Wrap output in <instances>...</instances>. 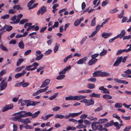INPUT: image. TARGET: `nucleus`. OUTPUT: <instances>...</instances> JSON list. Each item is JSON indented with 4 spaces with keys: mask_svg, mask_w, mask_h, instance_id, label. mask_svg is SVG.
<instances>
[{
    "mask_svg": "<svg viewBox=\"0 0 131 131\" xmlns=\"http://www.w3.org/2000/svg\"><path fill=\"white\" fill-rule=\"evenodd\" d=\"M87 87L89 89H92L95 88V85L94 84H87Z\"/></svg>",
    "mask_w": 131,
    "mask_h": 131,
    "instance_id": "obj_37",
    "label": "nucleus"
},
{
    "mask_svg": "<svg viewBox=\"0 0 131 131\" xmlns=\"http://www.w3.org/2000/svg\"><path fill=\"white\" fill-rule=\"evenodd\" d=\"M113 125L116 127V130H119L121 126H122V124H119L118 122H114Z\"/></svg>",
    "mask_w": 131,
    "mask_h": 131,
    "instance_id": "obj_17",
    "label": "nucleus"
},
{
    "mask_svg": "<svg viewBox=\"0 0 131 131\" xmlns=\"http://www.w3.org/2000/svg\"><path fill=\"white\" fill-rule=\"evenodd\" d=\"M82 99V96H73L70 95L65 97V99L67 100H79Z\"/></svg>",
    "mask_w": 131,
    "mask_h": 131,
    "instance_id": "obj_1",
    "label": "nucleus"
},
{
    "mask_svg": "<svg viewBox=\"0 0 131 131\" xmlns=\"http://www.w3.org/2000/svg\"><path fill=\"white\" fill-rule=\"evenodd\" d=\"M24 127H25L26 129H31L33 128H34V127L33 126H31L30 125H29L28 124H26V126H24Z\"/></svg>",
    "mask_w": 131,
    "mask_h": 131,
    "instance_id": "obj_57",
    "label": "nucleus"
},
{
    "mask_svg": "<svg viewBox=\"0 0 131 131\" xmlns=\"http://www.w3.org/2000/svg\"><path fill=\"white\" fill-rule=\"evenodd\" d=\"M82 21V18H80L79 20L78 19H76V21L74 22V25L75 26H78L79 24L80 23L81 21Z\"/></svg>",
    "mask_w": 131,
    "mask_h": 131,
    "instance_id": "obj_23",
    "label": "nucleus"
},
{
    "mask_svg": "<svg viewBox=\"0 0 131 131\" xmlns=\"http://www.w3.org/2000/svg\"><path fill=\"white\" fill-rule=\"evenodd\" d=\"M40 103L39 102H34L33 101H30L28 102L26 104L27 107H28L29 106H35L37 104Z\"/></svg>",
    "mask_w": 131,
    "mask_h": 131,
    "instance_id": "obj_9",
    "label": "nucleus"
},
{
    "mask_svg": "<svg viewBox=\"0 0 131 131\" xmlns=\"http://www.w3.org/2000/svg\"><path fill=\"white\" fill-rule=\"evenodd\" d=\"M47 11V7L45 6H42L37 12V14L38 15H40V14L42 15L43 14Z\"/></svg>",
    "mask_w": 131,
    "mask_h": 131,
    "instance_id": "obj_3",
    "label": "nucleus"
},
{
    "mask_svg": "<svg viewBox=\"0 0 131 131\" xmlns=\"http://www.w3.org/2000/svg\"><path fill=\"white\" fill-rule=\"evenodd\" d=\"M72 57V54H70L67 56L64 59L63 62L65 63H66L68 59Z\"/></svg>",
    "mask_w": 131,
    "mask_h": 131,
    "instance_id": "obj_43",
    "label": "nucleus"
},
{
    "mask_svg": "<svg viewBox=\"0 0 131 131\" xmlns=\"http://www.w3.org/2000/svg\"><path fill=\"white\" fill-rule=\"evenodd\" d=\"M110 75L109 73L105 72H102L101 71V76L103 77H104L108 76Z\"/></svg>",
    "mask_w": 131,
    "mask_h": 131,
    "instance_id": "obj_21",
    "label": "nucleus"
},
{
    "mask_svg": "<svg viewBox=\"0 0 131 131\" xmlns=\"http://www.w3.org/2000/svg\"><path fill=\"white\" fill-rule=\"evenodd\" d=\"M83 122L85 124L87 125H90L91 124L90 122L86 119H85L84 121L82 120V122Z\"/></svg>",
    "mask_w": 131,
    "mask_h": 131,
    "instance_id": "obj_53",
    "label": "nucleus"
},
{
    "mask_svg": "<svg viewBox=\"0 0 131 131\" xmlns=\"http://www.w3.org/2000/svg\"><path fill=\"white\" fill-rule=\"evenodd\" d=\"M95 17H94L91 21V23L90 25L91 26H94L96 23Z\"/></svg>",
    "mask_w": 131,
    "mask_h": 131,
    "instance_id": "obj_39",
    "label": "nucleus"
},
{
    "mask_svg": "<svg viewBox=\"0 0 131 131\" xmlns=\"http://www.w3.org/2000/svg\"><path fill=\"white\" fill-rule=\"evenodd\" d=\"M125 52L126 53H127L129 52L128 49H120L118 50L117 52L116 53V55H118L122 53V52Z\"/></svg>",
    "mask_w": 131,
    "mask_h": 131,
    "instance_id": "obj_14",
    "label": "nucleus"
},
{
    "mask_svg": "<svg viewBox=\"0 0 131 131\" xmlns=\"http://www.w3.org/2000/svg\"><path fill=\"white\" fill-rule=\"evenodd\" d=\"M97 59H91L88 62L89 65L91 66L95 63L97 61Z\"/></svg>",
    "mask_w": 131,
    "mask_h": 131,
    "instance_id": "obj_13",
    "label": "nucleus"
},
{
    "mask_svg": "<svg viewBox=\"0 0 131 131\" xmlns=\"http://www.w3.org/2000/svg\"><path fill=\"white\" fill-rule=\"evenodd\" d=\"M19 47L21 49H23L24 47V44L22 40H21L18 43Z\"/></svg>",
    "mask_w": 131,
    "mask_h": 131,
    "instance_id": "obj_29",
    "label": "nucleus"
},
{
    "mask_svg": "<svg viewBox=\"0 0 131 131\" xmlns=\"http://www.w3.org/2000/svg\"><path fill=\"white\" fill-rule=\"evenodd\" d=\"M125 30H121L120 33L118 34L117 36L118 38H119L120 39H121L125 36Z\"/></svg>",
    "mask_w": 131,
    "mask_h": 131,
    "instance_id": "obj_8",
    "label": "nucleus"
},
{
    "mask_svg": "<svg viewBox=\"0 0 131 131\" xmlns=\"http://www.w3.org/2000/svg\"><path fill=\"white\" fill-rule=\"evenodd\" d=\"M64 115L62 114H56L54 118H55L62 119L64 118Z\"/></svg>",
    "mask_w": 131,
    "mask_h": 131,
    "instance_id": "obj_24",
    "label": "nucleus"
},
{
    "mask_svg": "<svg viewBox=\"0 0 131 131\" xmlns=\"http://www.w3.org/2000/svg\"><path fill=\"white\" fill-rule=\"evenodd\" d=\"M122 106V104L121 103H116L115 105V107L116 108H121Z\"/></svg>",
    "mask_w": 131,
    "mask_h": 131,
    "instance_id": "obj_41",
    "label": "nucleus"
},
{
    "mask_svg": "<svg viewBox=\"0 0 131 131\" xmlns=\"http://www.w3.org/2000/svg\"><path fill=\"white\" fill-rule=\"evenodd\" d=\"M124 13V10H123L121 13L118 15V18L121 19L122 18L123 16Z\"/></svg>",
    "mask_w": 131,
    "mask_h": 131,
    "instance_id": "obj_48",
    "label": "nucleus"
},
{
    "mask_svg": "<svg viewBox=\"0 0 131 131\" xmlns=\"http://www.w3.org/2000/svg\"><path fill=\"white\" fill-rule=\"evenodd\" d=\"M81 113H82V111H81L79 113H70V115L71 116V117L73 118L81 114Z\"/></svg>",
    "mask_w": 131,
    "mask_h": 131,
    "instance_id": "obj_19",
    "label": "nucleus"
},
{
    "mask_svg": "<svg viewBox=\"0 0 131 131\" xmlns=\"http://www.w3.org/2000/svg\"><path fill=\"white\" fill-rule=\"evenodd\" d=\"M13 107V105L12 104H6L5 105L4 107L3 108L2 111L3 112L7 111L8 110L11 109Z\"/></svg>",
    "mask_w": 131,
    "mask_h": 131,
    "instance_id": "obj_4",
    "label": "nucleus"
},
{
    "mask_svg": "<svg viewBox=\"0 0 131 131\" xmlns=\"http://www.w3.org/2000/svg\"><path fill=\"white\" fill-rule=\"evenodd\" d=\"M99 89L100 90L103 91V92L104 93L109 94L110 93L109 91L108 90V89L106 88H104V87L103 86H101L99 88Z\"/></svg>",
    "mask_w": 131,
    "mask_h": 131,
    "instance_id": "obj_11",
    "label": "nucleus"
},
{
    "mask_svg": "<svg viewBox=\"0 0 131 131\" xmlns=\"http://www.w3.org/2000/svg\"><path fill=\"white\" fill-rule=\"evenodd\" d=\"M37 34V33L36 32H32L31 33L29 34V36H30V39L34 38L35 39L36 38H37V37L34 36V35H36Z\"/></svg>",
    "mask_w": 131,
    "mask_h": 131,
    "instance_id": "obj_26",
    "label": "nucleus"
},
{
    "mask_svg": "<svg viewBox=\"0 0 131 131\" xmlns=\"http://www.w3.org/2000/svg\"><path fill=\"white\" fill-rule=\"evenodd\" d=\"M13 8L14 10H22L23 9V8L21 7L19 5H14Z\"/></svg>",
    "mask_w": 131,
    "mask_h": 131,
    "instance_id": "obj_20",
    "label": "nucleus"
},
{
    "mask_svg": "<svg viewBox=\"0 0 131 131\" xmlns=\"http://www.w3.org/2000/svg\"><path fill=\"white\" fill-rule=\"evenodd\" d=\"M9 14H7L3 16H2L1 17V18L2 19H8L9 18Z\"/></svg>",
    "mask_w": 131,
    "mask_h": 131,
    "instance_id": "obj_45",
    "label": "nucleus"
},
{
    "mask_svg": "<svg viewBox=\"0 0 131 131\" xmlns=\"http://www.w3.org/2000/svg\"><path fill=\"white\" fill-rule=\"evenodd\" d=\"M40 113V112L38 111L33 114L32 116V118H35L38 116Z\"/></svg>",
    "mask_w": 131,
    "mask_h": 131,
    "instance_id": "obj_31",
    "label": "nucleus"
},
{
    "mask_svg": "<svg viewBox=\"0 0 131 131\" xmlns=\"http://www.w3.org/2000/svg\"><path fill=\"white\" fill-rule=\"evenodd\" d=\"M36 55L37 57L35 58V60L36 61L39 60L41 59L43 56V54H41L38 56L37 54H36Z\"/></svg>",
    "mask_w": 131,
    "mask_h": 131,
    "instance_id": "obj_33",
    "label": "nucleus"
},
{
    "mask_svg": "<svg viewBox=\"0 0 131 131\" xmlns=\"http://www.w3.org/2000/svg\"><path fill=\"white\" fill-rule=\"evenodd\" d=\"M26 72L24 70H23L21 73H19L16 74L15 76V78L17 79L23 76L24 75L25 73Z\"/></svg>",
    "mask_w": 131,
    "mask_h": 131,
    "instance_id": "obj_10",
    "label": "nucleus"
},
{
    "mask_svg": "<svg viewBox=\"0 0 131 131\" xmlns=\"http://www.w3.org/2000/svg\"><path fill=\"white\" fill-rule=\"evenodd\" d=\"M85 96H82V99L85 98ZM93 99H91L90 100H87L86 99H82V103H84L86 106H89L92 105L94 104V102L93 101Z\"/></svg>",
    "mask_w": 131,
    "mask_h": 131,
    "instance_id": "obj_2",
    "label": "nucleus"
},
{
    "mask_svg": "<svg viewBox=\"0 0 131 131\" xmlns=\"http://www.w3.org/2000/svg\"><path fill=\"white\" fill-rule=\"evenodd\" d=\"M124 72L128 74H131V69H128L126 71H124Z\"/></svg>",
    "mask_w": 131,
    "mask_h": 131,
    "instance_id": "obj_64",
    "label": "nucleus"
},
{
    "mask_svg": "<svg viewBox=\"0 0 131 131\" xmlns=\"http://www.w3.org/2000/svg\"><path fill=\"white\" fill-rule=\"evenodd\" d=\"M101 71H96L93 73L92 74L93 75L94 77H97L101 76Z\"/></svg>",
    "mask_w": 131,
    "mask_h": 131,
    "instance_id": "obj_15",
    "label": "nucleus"
},
{
    "mask_svg": "<svg viewBox=\"0 0 131 131\" xmlns=\"http://www.w3.org/2000/svg\"><path fill=\"white\" fill-rule=\"evenodd\" d=\"M131 38V36L130 35L128 36H124L123 38V40H125L126 39H129Z\"/></svg>",
    "mask_w": 131,
    "mask_h": 131,
    "instance_id": "obj_61",
    "label": "nucleus"
},
{
    "mask_svg": "<svg viewBox=\"0 0 131 131\" xmlns=\"http://www.w3.org/2000/svg\"><path fill=\"white\" fill-rule=\"evenodd\" d=\"M16 12L14 9H11L9 10L8 13L9 14H13L16 13Z\"/></svg>",
    "mask_w": 131,
    "mask_h": 131,
    "instance_id": "obj_52",
    "label": "nucleus"
},
{
    "mask_svg": "<svg viewBox=\"0 0 131 131\" xmlns=\"http://www.w3.org/2000/svg\"><path fill=\"white\" fill-rule=\"evenodd\" d=\"M52 51L51 49H49L47 51L44 53V54L45 55H48L51 53Z\"/></svg>",
    "mask_w": 131,
    "mask_h": 131,
    "instance_id": "obj_54",
    "label": "nucleus"
},
{
    "mask_svg": "<svg viewBox=\"0 0 131 131\" xmlns=\"http://www.w3.org/2000/svg\"><path fill=\"white\" fill-rule=\"evenodd\" d=\"M118 11V10L117 9V8H115L110 10V13L111 14H114Z\"/></svg>",
    "mask_w": 131,
    "mask_h": 131,
    "instance_id": "obj_44",
    "label": "nucleus"
},
{
    "mask_svg": "<svg viewBox=\"0 0 131 131\" xmlns=\"http://www.w3.org/2000/svg\"><path fill=\"white\" fill-rule=\"evenodd\" d=\"M0 48L3 51H8V49L5 46H4L3 44H2L0 45Z\"/></svg>",
    "mask_w": 131,
    "mask_h": 131,
    "instance_id": "obj_35",
    "label": "nucleus"
},
{
    "mask_svg": "<svg viewBox=\"0 0 131 131\" xmlns=\"http://www.w3.org/2000/svg\"><path fill=\"white\" fill-rule=\"evenodd\" d=\"M65 77L64 75H58L56 78L58 80H61L63 79Z\"/></svg>",
    "mask_w": 131,
    "mask_h": 131,
    "instance_id": "obj_40",
    "label": "nucleus"
},
{
    "mask_svg": "<svg viewBox=\"0 0 131 131\" xmlns=\"http://www.w3.org/2000/svg\"><path fill=\"white\" fill-rule=\"evenodd\" d=\"M103 97L106 99L109 100L112 99V97L109 94H105L103 95Z\"/></svg>",
    "mask_w": 131,
    "mask_h": 131,
    "instance_id": "obj_30",
    "label": "nucleus"
},
{
    "mask_svg": "<svg viewBox=\"0 0 131 131\" xmlns=\"http://www.w3.org/2000/svg\"><path fill=\"white\" fill-rule=\"evenodd\" d=\"M28 20L27 19H24L20 20L19 22V24H24L25 23L27 22L28 21Z\"/></svg>",
    "mask_w": 131,
    "mask_h": 131,
    "instance_id": "obj_56",
    "label": "nucleus"
},
{
    "mask_svg": "<svg viewBox=\"0 0 131 131\" xmlns=\"http://www.w3.org/2000/svg\"><path fill=\"white\" fill-rule=\"evenodd\" d=\"M25 115H26L25 117H27L28 116H32V114L30 112H26V111Z\"/></svg>",
    "mask_w": 131,
    "mask_h": 131,
    "instance_id": "obj_49",
    "label": "nucleus"
},
{
    "mask_svg": "<svg viewBox=\"0 0 131 131\" xmlns=\"http://www.w3.org/2000/svg\"><path fill=\"white\" fill-rule=\"evenodd\" d=\"M118 38V37L116 36L113 38L110 39L109 40V42L110 43H111L115 39Z\"/></svg>",
    "mask_w": 131,
    "mask_h": 131,
    "instance_id": "obj_60",
    "label": "nucleus"
},
{
    "mask_svg": "<svg viewBox=\"0 0 131 131\" xmlns=\"http://www.w3.org/2000/svg\"><path fill=\"white\" fill-rule=\"evenodd\" d=\"M103 128V126L101 124H99L97 126V129L100 131H102Z\"/></svg>",
    "mask_w": 131,
    "mask_h": 131,
    "instance_id": "obj_38",
    "label": "nucleus"
},
{
    "mask_svg": "<svg viewBox=\"0 0 131 131\" xmlns=\"http://www.w3.org/2000/svg\"><path fill=\"white\" fill-rule=\"evenodd\" d=\"M58 93H55L53 95L50 97L49 98V99L51 100H53V99L55 98L58 95Z\"/></svg>",
    "mask_w": 131,
    "mask_h": 131,
    "instance_id": "obj_36",
    "label": "nucleus"
},
{
    "mask_svg": "<svg viewBox=\"0 0 131 131\" xmlns=\"http://www.w3.org/2000/svg\"><path fill=\"white\" fill-rule=\"evenodd\" d=\"M121 117L124 120H128L130 119V116H125L123 115H122Z\"/></svg>",
    "mask_w": 131,
    "mask_h": 131,
    "instance_id": "obj_47",
    "label": "nucleus"
},
{
    "mask_svg": "<svg viewBox=\"0 0 131 131\" xmlns=\"http://www.w3.org/2000/svg\"><path fill=\"white\" fill-rule=\"evenodd\" d=\"M96 122H93L92 123V128L93 130H95L97 129V126H96Z\"/></svg>",
    "mask_w": 131,
    "mask_h": 131,
    "instance_id": "obj_34",
    "label": "nucleus"
},
{
    "mask_svg": "<svg viewBox=\"0 0 131 131\" xmlns=\"http://www.w3.org/2000/svg\"><path fill=\"white\" fill-rule=\"evenodd\" d=\"M112 33H106L105 32H103L102 34V37L105 39L107 38L110 36L112 35Z\"/></svg>",
    "mask_w": 131,
    "mask_h": 131,
    "instance_id": "obj_12",
    "label": "nucleus"
},
{
    "mask_svg": "<svg viewBox=\"0 0 131 131\" xmlns=\"http://www.w3.org/2000/svg\"><path fill=\"white\" fill-rule=\"evenodd\" d=\"M88 81L92 82H94L96 81V79L95 78H91L88 79Z\"/></svg>",
    "mask_w": 131,
    "mask_h": 131,
    "instance_id": "obj_63",
    "label": "nucleus"
},
{
    "mask_svg": "<svg viewBox=\"0 0 131 131\" xmlns=\"http://www.w3.org/2000/svg\"><path fill=\"white\" fill-rule=\"evenodd\" d=\"M100 94L95 93L93 92L90 95V96L92 97H95L97 98H99Z\"/></svg>",
    "mask_w": 131,
    "mask_h": 131,
    "instance_id": "obj_25",
    "label": "nucleus"
},
{
    "mask_svg": "<svg viewBox=\"0 0 131 131\" xmlns=\"http://www.w3.org/2000/svg\"><path fill=\"white\" fill-rule=\"evenodd\" d=\"M26 111H21L18 112L14 114L13 115V116H16L17 114L20 115L22 117H25L26 115H25V114Z\"/></svg>",
    "mask_w": 131,
    "mask_h": 131,
    "instance_id": "obj_7",
    "label": "nucleus"
},
{
    "mask_svg": "<svg viewBox=\"0 0 131 131\" xmlns=\"http://www.w3.org/2000/svg\"><path fill=\"white\" fill-rule=\"evenodd\" d=\"M98 32V31L96 30H95L93 31L91 34L90 35L89 37L90 38H92Z\"/></svg>",
    "mask_w": 131,
    "mask_h": 131,
    "instance_id": "obj_46",
    "label": "nucleus"
},
{
    "mask_svg": "<svg viewBox=\"0 0 131 131\" xmlns=\"http://www.w3.org/2000/svg\"><path fill=\"white\" fill-rule=\"evenodd\" d=\"M76 128L73 126H69L66 129L67 130H75L76 129Z\"/></svg>",
    "mask_w": 131,
    "mask_h": 131,
    "instance_id": "obj_51",
    "label": "nucleus"
},
{
    "mask_svg": "<svg viewBox=\"0 0 131 131\" xmlns=\"http://www.w3.org/2000/svg\"><path fill=\"white\" fill-rule=\"evenodd\" d=\"M24 67V66H22L18 67L16 68L15 70V71L16 72H18L21 71V69Z\"/></svg>",
    "mask_w": 131,
    "mask_h": 131,
    "instance_id": "obj_42",
    "label": "nucleus"
},
{
    "mask_svg": "<svg viewBox=\"0 0 131 131\" xmlns=\"http://www.w3.org/2000/svg\"><path fill=\"white\" fill-rule=\"evenodd\" d=\"M6 30H5L3 32H5L6 31H9L11 30L13 28V27L11 26H9L6 25Z\"/></svg>",
    "mask_w": 131,
    "mask_h": 131,
    "instance_id": "obj_28",
    "label": "nucleus"
},
{
    "mask_svg": "<svg viewBox=\"0 0 131 131\" xmlns=\"http://www.w3.org/2000/svg\"><path fill=\"white\" fill-rule=\"evenodd\" d=\"M108 121V119L106 118H101L100 119L98 122H96V124H103L106 123Z\"/></svg>",
    "mask_w": 131,
    "mask_h": 131,
    "instance_id": "obj_5",
    "label": "nucleus"
},
{
    "mask_svg": "<svg viewBox=\"0 0 131 131\" xmlns=\"http://www.w3.org/2000/svg\"><path fill=\"white\" fill-rule=\"evenodd\" d=\"M24 61V59H19L17 62V66H19L21 63Z\"/></svg>",
    "mask_w": 131,
    "mask_h": 131,
    "instance_id": "obj_32",
    "label": "nucleus"
},
{
    "mask_svg": "<svg viewBox=\"0 0 131 131\" xmlns=\"http://www.w3.org/2000/svg\"><path fill=\"white\" fill-rule=\"evenodd\" d=\"M53 114H49L47 115L46 117H44V118L43 119V120H46L48 119L49 117L53 116Z\"/></svg>",
    "mask_w": 131,
    "mask_h": 131,
    "instance_id": "obj_50",
    "label": "nucleus"
},
{
    "mask_svg": "<svg viewBox=\"0 0 131 131\" xmlns=\"http://www.w3.org/2000/svg\"><path fill=\"white\" fill-rule=\"evenodd\" d=\"M108 4V3L107 0H106L102 2V6H104Z\"/></svg>",
    "mask_w": 131,
    "mask_h": 131,
    "instance_id": "obj_62",
    "label": "nucleus"
},
{
    "mask_svg": "<svg viewBox=\"0 0 131 131\" xmlns=\"http://www.w3.org/2000/svg\"><path fill=\"white\" fill-rule=\"evenodd\" d=\"M20 21V19H17L15 21H13V22H11L10 23L12 24H16L18 23Z\"/></svg>",
    "mask_w": 131,
    "mask_h": 131,
    "instance_id": "obj_55",
    "label": "nucleus"
},
{
    "mask_svg": "<svg viewBox=\"0 0 131 131\" xmlns=\"http://www.w3.org/2000/svg\"><path fill=\"white\" fill-rule=\"evenodd\" d=\"M6 72L5 70H3L0 72V76L1 77L5 74Z\"/></svg>",
    "mask_w": 131,
    "mask_h": 131,
    "instance_id": "obj_58",
    "label": "nucleus"
},
{
    "mask_svg": "<svg viewBox=\"0 0 131 131\" xmlns=\"http://www.w3.org/2000/svg\"><path fill=\"white\" fill-rule=\"evenodd\" d=\"M60 46L59 44L57 43L55 45V47L54 49V53H56L58 50Z\"/></svg>",
    "mask_w": 131,
    "mask_h": 131,
    "instance_id": "obj_27",
    "label": "nucleus"
},
{
    "mask_svg": "<svg viewBox=\"0 0 131 131\" xmlns=\"http://www.w3.org/2000/svg\"><path fill=\"white\" fill-rule=\"evenodd\" d=\"M50 80L49 79H47L43 81L40 87L41 88H44L48 85L50 83Z\"/></svg>",
    "mask_w": 131,
    "mask_h": 131,
    "instance_id": "obj_6",
    "label": "nucleus"
},
{
    "mask_svg": "<svg viewBox=\"0 0 131 131\" xmlns=\"http://www.w3.org/2000/svg\"><path fill=\"white\" fill-rule=\"evenodd\" d=\"M88 59V57L87 56L84 57L82 58V64H85V62Z\"/></svg>",
    "mask_w": 131,
    "mask_h": 131,
    "instance_id": "obj_59",
    "label": "nucleus"
},
{
    "mask_svg": "<svg viewBox=\"0 0 131 131\" xmlns=\"http://www.w3.org/2000/svg\"><path fill=\"white\" fill-rule=\"evenodd\" d=\"M113 121L112 120L110 122L107 123L104 125V127L105 128H107L109 126H112L113 124Z\"/></svg>",
    "mask_w": 131,
    "mask_h": 131,
    "instance_id": "obj_18",
    "label": "nucleus"
},
{
    "mask_svg": "<svg viewBox=\"0 0 131 131\" xmlns=\"http://www.w3.org/2000/svg\"><path fill=\"white\" fill-rule=\"evenodd\" d=\"M107 52V50H105L104 48L103 49V50L100 53V56L102 57L105 55Z\"/></svg>",
    "mask_w": 131,
    "mask_h": 131,
    "instance_id": "obj_22",
    "label": "nucleus"
},
{
    "mask_svg": "<svg viewBox=\"0 0 131 131\" xmlns=\"http://www.w3.org/2000/svg\"><path fill=\"white\" fill-rule=\"evenodd\" d=\"M7 85V82H5L4 83L2 84L1 85V84L0 85V90L1 91L5 89Z\"/></svg>",
    "mask_w": 131,
    "mask_h": 131,
    "instance_id": "obj_16",
    "label": "nucleus"
}]
</instances>
